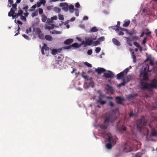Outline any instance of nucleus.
Wrapping results in <instances>:
<instances>
[{"label":"nucleus","mask_w":157,"mask_h":157,"mask_svg":"<svg viewBox=\"0 0 157 157\" xmlns=\"http://www.w3.org/2000/svg\"><path fill=\"white\" fill-rule=\"evenodd\" d=\"M119 113V111L116 109L115 113L113 111L112 113L110 114L109 113H106L104 119L103 124H98L97 128L99 131V133L102 134L104 138L108 140V143H107L105 147L108 149H111L113 145L116 144V140L111 136V134L107 131V128L108 126L111 124L113 123L116 121V118H114L113 116V114L117 115Z\"/></svg>","instance_id":"f257e3e1"},{"label":"nucleus","mask_w":157,"mask_h":157,"mask_svg":"<svg viewBox=\"0 0 157 157\" xmlns=\"http://www.w3.org/2000/svg\"><path fill=\"white\" fill-rule=\"evenodd\" d=\"M17 4H14L12 6L10 11L9 12L8 15L9 17H12L13 19L17 18L19 16L20 17L21 19L25 21H26V17H28L29 13L27 12L29 7L28 6L22 8V10L19 8L17 13H15V11L17 9Z\"/></svg>","instance_id":"f03ea898"},{"label":"nucleus","mask_w":157,"mask_h":157,"mask_svg":"<svg viewBox=\"0 0 157 157\" xmlns=\"http://www.w3.org/2000/svg\"><path fill=\"white\" fill-rule=\"evenodd\" d=\"M157 87V79H153L151 84L147 82H144L143 81L140 82V88L143 90L147 89L151 90L152 88H156Z\"/></svg>","instance_id":"7ed1b4c3"},{"label":"nucleus","mask_w":157,"mask_h":157,"mask_svg":"<svg viewBox=\"0 0 157 157\" xmlns=\"http://www.w3.org/2000/svg\"><path fill=\"white\" fill-rule=\"evenodd\" d=\"M146 124V122L144 117H142L140 119L137 120L136 122V126L138 131L140 133H144L145 126Z\"/></svg>","instance_id":"20e7f679"},{"label":"nucleus","mask_w":157,"mask_h":157,"mask_svg":"<svg viewBox=\"0 0 157 157\" xmlns=\"http://www.w3.org/2000/svg\"><path fill=\"white\" fill-rule=\"evenodd\" d=\"M129 70L128 68L125 69L123 71L117 75V78L118 79H120L126 75Z\"/></svg>","instance_id":"39448f33"},{"label":"nucleus","mask_w":157,"mask_h":157,"mask_svg":"<svg viewBox=\"0 0 157 157\" xmlns=\"http://www.w3.org/2000/svg\"><path fill=\"white\" fill-rule=\"evenodd\" d=\"M124 152H128L131 151L132 150V146H130L128 143H126L124 145L122 146Z\"/></svg>","instance_id":"423d86ee"},{"label":"nucleus","mask_w":157,"mask_h":157,"mask_svg":"<svg viewBox=\"0 0 157 157\" xmlns=\"http://www.w3.org/2000/svg\"><path fill=\"white\" fill-rule=\"evenodd\" d=\"M103 76L106 78H113L114 75L112 71H108V72L104 73Z\"/></svg>","instance_id":"0eeeda50"},{"label":"nucleus","mask_w":157,"mask_h":157,"mask_svg":"<svg viewBox=\"0 0 157 157\" xmlns=\"http://www.w3.org/2000/svg\"><path fill=\"white\" fill-rule=\"evenodd\" d=\"M35 30L36 33L38 35L39 38L41 39L44 40V35L41 33L40 30L39 29H36Z\"/></svg>","instance_id":"6e6552de"},{"label":"nucleus","mask_w":157,"mask_h":157,"mask_svg":"<svg viewBox=\"0 0 157 157\" xmlns=\"http://www.w3.org/2000/svg\"><path fill=\"white\" fill-rule=\"evenodd\" d=\"M59 6L62 7V10L65 11H67L68 10V5L67 3H60L59 4Z\"/></svg>","instance_id":"1a4fd4ad"},{"label":"nucleus","mask_w":157,"mask_h":157,"mask_svg":"<svg viewBox=\"0 0 157 157\" xmlns=\"http://www.w3.org/2000/svg\"><path fill=\"white\" fill-rule=\"evenodd\" d=\"M140 76L143 77V79L147 81L148 78V73L147 72H140Z\"/></svg>","instance_id":"9d476101"},{"label":"nucleus","mask_w":157,"mask_h":157,"mask_svg":"<svg viewBox=\"0 0 157 157\" xmlns=\"http://www.w3.org/2000/svg\"><path fill=\"white\" fill-rule=\"evenodd\" d=\"M123 28L119 27L118 28L115 29V31L117 33V34L119 36H122L124 35V33L123 31H124L122 29Z\"/></svg>","instance_id":"9b49d317"},{"label":"nucleus","mask_w":157,"mask_h":157,"mask_svg":"<svg viewBox=\"0 0 157 157\" xmlns=\"http://www.w3.org/2000/svg\"><path fill=\"white\" fill-rule=\"evenodd\" d=\"M129 51L131 53V55L132 58L133 59V61L134 63H136V58L135 55H134V50L130 48Z\"/></svg>","instance_id":"f8f14e48"},{"label":"nucleus","mask_w":157,"mask_h":157,"mask_svg":"<svg viewBox=\"0 0 157 157\" xmlns=\"http://www.w3.org/2000/svg\"><path fill=\"white\" fill-rule=\"evenodd\" d=\"M44 46L41 48V52L42 54L43 55H44L45 53L44 52V50L45 51H48L49 50V48L47 47V45L45 44H43Z\"/></svg>","instance_id":"ddd939ff"},{"label":"nucleus","mask_w":157,"mask_h":157,"mask_svg":"<svg viewBox=\"0 0 157 157\" xmlns=\"http://www.w3.org/2000/svg\"><path fill=\"white\" fill-rule=\"evenodd\" d=\"M143 70L141 72H149L150 71L149 70V65L148 64H146L143 66Z\"/></svg>","instance_id":"4468645a"},{"label":"nucleus","mask_w":157,"mask_h":157,"mask_svg":"<svg viewBox=\"0 0 157 157\" xmlns=\"http://www.w3.org/2000/svg\"><path fill=\"white\" fill-rule=\"evenodd\" d=\"M95 71L98 74H100L105 72V70L102 68H98L95 70Z\"/></svg>","instance_id":"2eb2a0df"},{"label":"nucleus","mask_w":157,"mask_h":157,"mask_svg":"<svg viewBox=\"0 0 157 157\" xmlns=\"http://www.w3.org/2000/svg\"><path fill=\"white\" fill-rule=\"evenodd\" d=\"M112 41L113 43L117 46H120L121 45V43L119 41L115 38H113L112 39Z\"/></svg>","instance_id":"dca6fc26"},{"label":"nucleus","mask_w":157,"mask_h":157,"mask_svg":"<svg viewBox=\"0 0 157 157\" xmlns=\"http://www.w3.org/2000/svg\"><path fill=\"white\" fill-rule=\"evenodd\" d=\"M105 39V37L104 36H101L99 38L98 40L95 42V43L97 44H99L100 42L103 41Z\"/></svg>","instance_id":"f3484780"},{"label":"nucleus","mask_w":157,"mask_h":157,"mask_svg":"<svg viewBox=\"0 0 157 157\" xmlns=\"http://www.w3.org/2000/svg\"><path fill=\"white\" fill-rule=\"evenodd\" d=\"M106 102L105 101L102 100V98L101 97H100L99 99L97 101V103H100L101 105H103Z\"/></svg>","instance_id":"a211bd4d"},{"label":"nucleus","mask_w":157,"mask_h":157,"mask_svg":"<svg viewBox=\"0 0 157 157\" xmlns=\"http://www.w3.org/2000/svg\"><path fill=\"white\" fill-rule=\"evenodd\" d=\"M126 128L125 126H122L121 128H117V130L120 133H123V132H124L126 130Z\"/></svg>","instance_id":"6ab92c4d"},{"label":"nucleus","mask_w":157,"mask_h":157,"mask_svg":"<svg viewBox=\"0 0 157 157\" xmlns=\"http://www.w3.org/2000/svg\"><path fill=\"white\" fill-rule=\"evenodd\" d=\"M45 39L46 40L49 41H51L52 40L53 38L52 37L49 35H46L44 36V39Z\"/></svg>","instance_id":"aec40b11"},{"label":"nucleus","mask_w":157,"mask_h":157,"mask_svg":"<svg viewBox=\"0 0 157 157\" xmlns=\"http://www.w3.org/2000/svg\"><path fill=\"white\" fill-rule=\"evenodd\" d=\"M115 99L117 100V102L118 104H121L122 103L123 99L119 96L116 97Z\"/></svg>","instance_id":"412c9836"},{"label":"nucleus","mask_w":157,"mask_h":157,"mask_svg":"<svg viewBox=\"0 0 157 157\" xmlns=\"http://www.w3.org/2000/svg\"><path fill=\"white\" fill-rule=\"evenodd\" d=\"M73 41V40L72 39H68L66 40L64 42V43L65 44H69L72 43Z\"/></svg>","instance_id":"4be33fe9"},{"label":"nucleus","mask_w":157,"mask_h":157,"mask_svg":"<svg viewBox=\"0 0 157 157\" xmlns=\"http://www.w3.org/2000/svg\"><path fill=\"white\" fill-rule=\"evenodd\" d=\"M57 19V17L56 16H53L51 18V19H48L47 22L48 23H52L53 20H56Z\"/></svg>","instance_id":"5701e85b"},{"label":"nucleus","mask_w":157,"mask_h":157,"mask_svg":"<svg viewBox=\"0 0 157 157\" xmlns=\"http://www.w3.org/2000/svg\"><path fill=\"white\" fill-rule=\"evenodd\" d=\"M98 29L96 27H93L90 29V32H96L98 31Z\"/></svg>","instance_id":"b1692460"},{"label":"nucleus","mask_w":157,"mask_h":157,"mask_svg":"<svg viewBox=\"0 0 157 157\" xmlns=\"http://www.w3.org/2000/svg\"><path fill=\"white\" fill-rule=\"evenodd\" d=\"M47 18L45 15L43 14L42 15L41 20L43 22L48 23L47 20Z\"/></svg>","instance_id":"393cba45"},{"label":"nucleus","mask_w":157,"mask_h":157,"mask_svg":"<svg viewBox=\"0 0 157 157\" xmlns=\"http://www.w3.org/2000/svg\"><path fill=\"white\" fill-rule=\"evenodd\" d=\"M68 9H69L70 12L71 13L73 12V10H74V6L73 5H71L69 6H68Z\"/></svg>","instance_id":"a878e982"},{"label":"nucleus","mask_w":157,"mask_h":157,"mask_svg":"<svg viewBox=\"0 0 157 157\" xmlns=\"http://www.w3.org/2000/svg\"><path fill=\"white\" fill-rule=\"evenodd\" d=\"M81 45V44H79L77 43H74L72 44L71 46L74 48H79Z\"/></svg>","instance_id":"bb28decb"},{"label":"nucleus","mask_w":157,"mask_h":157,"mask_svg":"<svg viewBox=\"0 0 157 157\" xmlns=\"http://www.w3.org/2000/svg\"><path fill=\"white\" fill-rule=\"evenodd\" d=\"M106 89L108 90L109 91L111 92H112L113 91V89L111 86H109L108 85H105Z\"/></svg>","instance_id":"cd10ccee"},{"label":"nucleus","mask_w":157,"mask_h":157,"mask_svg":"<svg viewBox=\"0 0 157 157\" xmlns=\"http://www.w3.org/2000/svg\"><path fill=\"white\" fill-rule=\"evenodd\" d=\"M13 3V0H8V7L9 8H10L13 5V4H12Z\"/></svg>","instance_id":"c85d7f7f"},{"label":"nucleus","mask_w":157,"mask_h":157,"mask_svg":"<svg viewBox=\"0 0 157 157\" xmlns=\"http://www.w3.org/2000/svg\"><path fill=\"white\" fill-rule=\"evenodd\" d=\"M52 34H60L61 33V32L59 31H58L56 30H54L52 32H50Z\"/></svg>","instance_id":"c756f323"},{"label":"nucleus","mask_w":157,"mask_h":157,"mask_svg":"<svg viewBox=\"0 0 157 157\" xmlns=\"http://www.w3.org/2000/svg\"><path fill=\"white\" fill-rule=\"evenodd\" d=\"M130 23V21H124V24L123 25V26L125 27H127L128 26Z\"/></svg>","instance_id":"7c9ffc66"},{"label":"nucleus","mask_w":157,"mask_h":157,"mask_svg":"<svg viewBox=\"0 0 157 157\" xmlns=\"http://www.w3.org/2000/svg\"><path fill=\"white\" fill-rule=\"evenodd\" d=\"M83 87L85 89H87L89 87L88 82H85L83 85Z\"/></svg>","instance_id":"2f4dec72"},{"label":"nucleus","mask_w":157,"mask_h":157,"mask_svg":"<svg viewBox=\"0 0 157 157\" xmlns=\"http://www.w3.org/2000/svg\"><path fill=\"white\" fill-rule=\"evenodd\" d=\"M132 79V76L131 75H129L127 76L126 77V82L128 83Z\"/></svg>","instance_id":"473e14b6"},{"label":"nucleus","mask_w":157,"mask_h":157,"mask_svg":"<svg viewBox=\"0 0 157 157\" xmlns=\"http://www.w3.org/2000/svg\"><path fill=\"white\" fill-rule=\"evenodd\" d=\"M86 43L87 45H91L92 43V40H89L88 39L86 40Z\"/></svg>","instance_id":"72a5a7b5"},{"label":"nucleus","mask_w":157,"mask_h":157,"mask_svg":"<svg viewBox=\"0 0 157 157\" xmlns=\"http://www.w3.org/2000/svg\"><path fill=\"white\" fill-rule=\"evenodd\" d=\"M54 10L56 13H59L60 12V9L58 7H55L54 8Z\"/></svg>","instance_id":"f704fd0d"},{"label":"nucleus","mask_w":157,"mask_h":157,"mask_svg":"<svg viewBox=\"0 0 157 157\" xmlns=\"http://www.w3.org/2000/svg\"><path fill=\"white\" fill-rule=\"evenodd\" d=\"M58 17H59V20H61V21L64 20V17H63V16L62 15L59 14L58 15Z\"/></svg>","instance_id":"c9c22d12"},{"label":"nucleus","mask_w":157,"mask_h":157,"mask_svg":"<svg viewBox=\"0 0 157 157\" xmlns=\"http://www.w3.org/2000/svg\"><path fill=\"white\" fill-rule=\"evenodd\" d=\"M88 83L89 84V87H93L94 86V83L91 80H90L89 82H88Z\"/></svg>","instance_id":"e433bc0d"},{"label":"nucleus","mask_w":157,"mask_h":157,"mask_svg":"<svg viewBox=\"0 0 157 157\" xmlns=\"http://www.w3.org/2000/svg\"><path fill=\"white\" fill-rule=\"evenodd\" d=\"M126 82H125L124 81H123L118 86V87H121L123 86H125V84L127 83Z\"/></svg>","instance_id":"4c0bfd02"},{"label":"nucleus","mask_w":157,"mask_h":157,"mask_svg":"<svg viewBox=\"0 0 157 157\" xmlns=\"http://www.w3.org/2000/svg\"><path fill=\"white\" fill-rule=\"evenodd\" d=\"M38 14V13L37 12L34 11L32 13L31 16L32 17H34L36 16Z\"/></svg>","instance_id":"58836bf2"},{"label":"nucleus","mask_w":157,"mask_h":157,"mask_svg":"<svg viewBox=\"0 0 157 157\" xmlns=\"http://www.w3.org/2000/svg\"><path fill=\"white\" fill-rule=\"evenodd\" d=\"M74 10L75 11V13L76 16L78 17L79 16V12L78 10L77 9H75Z\"/></svg>","instance_id":"ea45409f"},{"label":"nucleus","mask_w":157,"mask_h":157,"mask_svg":"<svg viewBox=\"0 0 157 157\" xmlns=\"http://www.w3.org/2000/svg\"><path fill=\"white\" fill-rule=\"evenodd\" d=\"M125 38L127 39V43L128 44H129V45L130 46H132V43H131V41L128 40V39H129L127 37H125Z\"/></svg>","instance_id":"a19ab883"},{"label":"nucleus","mask_w":157,"mask_h":157,"mask_svg":"<svg viewBox=\"0 0 157 157\" xmlns=\"http://www.w3.org/2000/svg\"><path fill=\"white\" fill-rule=\"evenodd\" d=\"M57 53V51L56 49H53L52 50V53L53 55H55Z\"/></svg>","instance_id":"79ce46f5"},{"label":"nucleus","mask_w":157,"mask_h":157,"mask_svg":"<svg viewBox=\"0 0 157 157\" xmlns=\"http://www.w3.org/2000/svg\"><path fill=\"white\" fill-rule=\"evenodd\" d=\"M22 36L25 39L28 40H29L30 39V38L28 36L25 35V34L22 35Z\"/></svg>","instance_id":"37998d69"},{"label":"nucleus","mask_w":157,"mask_h":157,"mask_svg":"<svg viewBox=\"0 0 157 157\" xmlns=\"http://www.w3.org/2000/svg\"><path fill=\"white\" fill-rule=\"evenodd\" d=\"M133 44L137 48H139L141 46L139 44L136 42H134Z\"/></svg>","instance_id":"c03bdc74"},{"label":"nucleus","mask_w":157,"mask_h":157,"mask_svg":"<svg viewBox=\"0 0 157 157\" xmlns=\"http://www.w3.org/2000/svg\"><path fill=\"white\" fill-rule=\"evenodd\" d=\"M84 64L85 65L87 66L88 67H91L92 66V65L88 63L87 62H84Z\"/></svg>","instance_id":"a18cd8bd"},{"label":"nucleus","mask_w":157,"mask_h":157,"mask_svg":"<svg viewBox=\"0 0 157 157\" xmlns=\"http://www.w3.org/2000/svg\"><path fill=\"white\" fill-rule=\"evenodd\" d=\"M101 49V48L99 47L96 48L95 50L96 52L97 53H99L100 52Z\"/></svg>","instance_id":"49530a36"},{"label":"nucleus","mask_w":157,"mask_h":157,"mask_svg":"<svg viewBox=\"0 0 157 157\" xmlns=\"http://www.w3.org/2000/svg\"><path fill=\"white\" fill-rule=\"evenodd\" d=\"M15 23H17L20 25H22V23L19 20H15Z\"/></svg>","instance_id":"de8ad7c7"},{"label":"nucleus","mask_w":157,"mask_h":157,"mask_svg":"<svg viewBox=\"0 0 157 157\" xmlns=\"http://www.w3.org/2000/svg\"><path fill=\"white\" fill-rule=\"evenodd\" d=\"M75 7L78 9L80 7V6L78 2H77L75 5Z\"/></svg>","instance_id":"09e8293b"},{"label":"nucleus","mask_w":157,"mask_h":157,"mask_svg":"<svg viewBox=\"0 0 157 157\" xmlns=\"http://www.w3.org/2000/svg\"><path fill=\"white\" fill-rule=\"evenodd\" d=\"M38 12L40 14H41L43 13V10L42 8H39Z\"/></svg>","instance_id":"8fccbe9b"},{"label":"nucleus","mask_w":157,"mask_h":157,"mask_svg":"<svg viewBox=\"0 0 157 157\" xmlns=\"http://www.w3.org/2000/svg\"><path fill=\"white\" fill-rule=\"evenodd\" d=\"M92 53V49L88 50L87 52V53L89 55H90Z\"/></svg>","instance_id":"3c124183"},{"label":"nucleus","mask_w":157,"mask_h":157,"mask_svg":"<svg viewBox=\"0 0 157 157\" xmlns=\"http://www.w3.org/2000/svg\"><path fill=\"white\" fill-rule=\"evenodd\" d=\"M40 2L41 4H43L44 6L45 5L46 2V1L45 0H40Z\"/></svg>","instance_id":"603ef678"},{"label":"nucleus","mask_w":157,"mask_h":157,"mask_svg":"<svg viewBox=\"0 0 157 157\" xmlns=\"http://www.w3.org/2000/svg\"><path fill=\"white\" fill-rule=\"evenodd\" d=\"M21 29L20 27L19 26V25H18V27H17V31H18V32L17 33H16V34L15 35V36H17V35H18V34H19V30Z\"/></svg>","instance_id":"864d4df0"},{"label":"nucleus","mask_w":157,"mask_h":157,"mask_svg":"<svg viewBox=\"0 0 157 157\" xmlns=\"http://www.w3.org/2000/svg\"><path fill=\"white\" fill-rule=\"evenodd\" d=\"M31 29L30 28H29V29H27L25 32V33L27 34H28L29 33L31 32Z\"/></svg>","instance_id":"5fc2aeb1"},{"label":"nucleus","mask_w":157,"mask_h":157,"mask_svg":"<svg viewBox=\"0 0 157 157\" xmlns=\"http://www.w3.org/2000/svg\"><path fill=\"white\" fill-rule=\"evenodd\" d=\"M142 154L141 153H138L136 155V157H141L142 156Z\"/></svg>","instance_id":"6e6d98bb"},{"label":"nucleus","mask_w":157,"mask_h":157,"mask_svg":"<svg viewBox=\"0 0 157 157\" xmlns=\"http://www.w3.org/2000/svg\"><path fill=\"white\" fill-rule=\"evenodd\" d=\"M151 135L152 136H157V133L155 132H153L152 133Z\"/></svg>","instance_id":"4d7b16f0"},{"label":"nucleus","mask_w":157,"mask_h":157,"mask_svg":"<svg viewBox=\"0 0 157 157\" xmlns=\"http://www.w3.org/2000/svg\"><path fill=\"white\" fill-rule=\"evenodd\" d=\"M137 94H130L129 95L128 98H133L135 97L136 96H137Z\"/></svg>","instance_id":"13d9d810"},{"label":"nucleus","mask_w":157,"mask_h":157,"mask_svg":"<svg viewBox=\"0 0 157 157\" xmlns=\"http://www.w3.org/2000/svg\"><path fill=\"white\" fill-rule=\"evenodd\" d=\"M146 37H145L144 38L143 41H142V44L143 45H145V44L146 43Z\"/></svg>","instance_id":"bf43d9fd"},{"label":"nucleus","mask_w":157,"mask_h":157,"mask_svg":"<svg viewBox=\"0 0 157 157\" xmlns=\"http://www.w3.org/2000/svg\"><path fill=\"white\" fill-rule=\"evenodd\" d=\"M128 134L129 135H132L133 136H136V135L133 132V130H132V131L131 133H128Z\"/></svg>","instance_id":"052dcab7"},{"label":"nucleus","mask_w":157,"mask_h":157,"mask_svg":"<svg viewBox=\"0 0 157 157\" xmlns=\"http://www.w3.org/2000/svg\"><path fill=\"white\" fill-rule=\"evenodd\" d=\"M82 45H84V46H87V44L86 43V41H82L81 43Z\"/></svg>","instance_id":"680f3d73"},{"label":"nucleus","mask_w":157,"mask_h":157,"mask_svg":"<svg viewBox=\"0 0 157 157\" xmlns=\"http://www.w3.org/2000/svg\"><path fill=\"white\" fill-rule=\"evenodd\" d=\"M53 7V6H48L47 7V10H50L52 9Z\"/></svg>","instance_id":"e2e57ef3"},{"label":"nucleus","mask_w":157,"mask_h":157,"mask_svg":"<svg viewBox=\"0 0 157 157\" xmlns=\"http://www.w3.org/2000/svg\"><path fill=\"white\" fill-rule=\"evenodd\" d=\"M36 4V7H39L40 6L41 4L40 2H37Z\"/></svg>","instance_id":"0e129e2a"},{"label":"nucleus","mask_w":157,"mask_h":157,"mask_svg":"<svg viewBox=\"0 0 157 157\" xmlns=\"http://www.w3.org/2000/svg\"><path fill=\"white\" fill-rule=\"evenodd\" d=\"M147 31H148L145 33V35L146 36H148L150 35L151 33V32L149 31L148 29H147Z\"/></svg>","instance_id":"69168bd1"},{"label":"nucleus","mask_w":157,"mask_h":157,"mask_svg":"<svg viewBox=\"0 0 157 157\" xmlns=\"http://www.w3.org/2000/svg\"><path fill=\"white\" fill-rule=\"evenodd\" d=\"M75 18L74 17H72L69 20L71 21H75Z\"/></svg>","instance_id":"338daca9"},{"label":"nucleus","mask_w":157,"mask_h":157,"mask_svg":"<svg viewBox=\"0 0 157 157\" xmlns=\"http://www.w3.org/2000/svg\"><path fill=\"white\" fill-rule=\"evenodd\" d=\"M70 20H67V21H66L64 23V25H66L67 24H68L69 22H70Z\"/></svg>","instance_id":"774afa93"}]
</instances>
